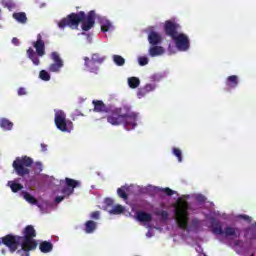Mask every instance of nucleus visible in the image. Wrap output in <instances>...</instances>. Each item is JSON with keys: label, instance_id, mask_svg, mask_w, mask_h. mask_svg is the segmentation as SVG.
<instances>
[{"label": "nucleus", "instance_id": "1", "mask_svg": "<svg viewBox=\"0 0 256 256\" xmlns=\"http://www.w3.org/2000/svg\"><path fill=\"white\" fill-rule=\"evenodd\" d=\"M37 231L33 225H27L22 230V236L8 234L0 238V245L8 247L10 253H17L19 256H30L39 243L35 240Z\"/></svg>", "mask_w": 256, "mask_h": 256}, {"label": "nucleus", "instance_id": "2", "mask_svg": "<svg viewBox=\"0 0 256 256\" xmlns=\"http://www.w3.org/2000/svg\"><path fill=\"white\" fill-rule=\"evenodd\" d=\"M95 18L94 10H91L88 14H85L83 11L71 13L58 22V27L59 29H65V27L79 29V23H81L82 31H90V29L95 27Z\"/></svg>", "mask_w": 256, "mask_h": 256}, {"label": "nucleus", "instance_id": "3", "mask_svg": "<svg viewBox=\"0 0 256 256\" xmlns=\"http://www.w3.org/2000/svg\"><path fill=\"white\" fill-rule=\"evenodd\" d=\"M107 121L110 125H114L115 127L123 125L126 131H132V129L137 127V114L131 112V109L125 106L123 108L112 106L111 111L107 115Z\"/></svg>", "mask_w": 256, "mask_h": 256}, {"label": "nucleus", "instance_id": "4", "mask_svg": "<svg viewBox=\"0 0 256 256\" xmlns=\"http://www.w3.org/2000/svg\"><path fill=\"white\" fill-rule=\"evenodd\" d=\"M174 215L179 229L187 231L189 229V202L183 200L178 201Z\"/></svg>", "mask_w": 256, "mask_h": 256}, {"label": "nucleus", "instance_id": "5", "mask_svg": "<svg viewBox=\"0 0 256 256\" xmlns=\"http://www.w3.org/2000/svg\"><path fill=\"white\" fill-rule=\"evenodd\" d=\"M31 165H33V159L29 156H22L14 160L12 167L19 177H25V175L31 173V170L28 168Z\"/></svg>", "mask_w": 256, "mask_h": 256}, {"label": "nucleus", "instance_id": "6", "mask_svg": "<svg viewBox=\"0 0 256 256\" xmlns=\"http://www.w3.org/2000/svg\"><path fill=\"white\" fill-rule=\"evenodd\" d=\"M54 123L63 133H69L73 129V122L67 120V114L63 110H58L55 113Z\"/></svg>", "mask_w": 256, "mask_h": 256}, {"label": "nucleus", "instance_id": "7", "mask_svg": "<svg viewBox=\"0 0 256 256\" xmlns=\"http://www.w3.org/2000/svg\"><path fill=\"white\" fill-rule=\"evenodd\" d=\"M176 45L178 51H189L191 43L189 41V36L184 33H179L174 39H172Z\"/></svg>", "mask_w": 256, "mask_h": 256}, {"label": "nucleus", "instance_id": "8", "mask_svg": "<svg viewBox=\"0 0 256 256\" xmlns=\"http://www.w3.org/2000/svg\"><path fill=\"white\" fill-rule=\"evenodd\" d=\"M180 25L175 23L174 21L167 20L164 23V33L167 35V37H170L171 39H174L179 35V29Z\"/></svg>", "mask_w": 256, "mask_h": 256}, {"label": "nucleus", "instance_id": "9", "mask_svg": "<svg viewBox=\"0 0 256 256\" xmlns=\"http://www.w3.org/2000/svg\"><path fill=\"white\" fill-rule=\"evenodd\" d=\"M51 59L54 61V63L50 64L48 71L50 73H59L61 69H63V60L61 59V56H59V53L57 52H52L51 53Z\"/></svg>", "mask_w": 256, "mask_h": 256}, {"label": "nucleus", "instance_id": "10", "mask_svg": "<svg viewBox=\"0 0 256 256\" xmlns=\"http://www.w3.org/2000/svg\"><path fill=\"white\" fill-rule=\"evenodd\" d=\"M65 183H66V186L62 188L61 192L67 197H70V195H73V193L75 192V188L81 185L79 181L71 178H65Z\"/></svg>", "mask_w": 256, "mask_h": 256}, {"label": "nucleus", "instance_id": "11", "mask_svg": "<svg viewBox=\"0 0 256 256\" xmlns=\"http://www.w3.org/2000/svg\"><path fill=\"white\" fill-rule=\"evenodd\" d=\"M92 105H94V113H111V108L113 105H107L103 100H93Z\"/></svg>", "mask_w": 256, "mask_h": 256}, {"label": "nucleus", "instance_id": "12", "mask_svg": "<svg viewBox=\"0 0 256 256\" xmlns=\"http://www.w3.org/2000/svg\"><path fill=\"white\" fill-rule=\"evenodd\" d=\"M33 47L36 49L38 57H43L45 55V41H43L41 34L37 35V40L36 42H33Z\"/></svg>", "mask_w": 256, "mask_h": 256}, {"label": "nucleus", "instance_id": "13", "mask_svg": "<svg viewBox=\"0 0 256 256\" xmlns=\"http://www.w3.org/2000/svg\"><path fill=\"white\" fill-rule=\"evenodd\" d=\"M84 65L86 67V71H89V73H94V75L99 74V66H97V62H94L93 60L89 59V57L84 58Z\"/></svg>", "mask_w": 256, "mask_h": 256}, {"label": "nucleus", "instance_id": "14", "mask_svg": "<svg viewBox=\"0 0 256 256\" xmlns=\"http://www.w3.org/2000/svg\"><path fill=\"white\" fill-rule=\"evenodd\" d=\"M156 87L157 86L155 84H146L144 87L139 88L137 92L138 99H142V97H145L147 93H151V91H155Z\"/></svg>", "mask_w": 256, "mask_h": 256}, {"label": "nucleus", "instance_id": "15", "mask_svg": "<svg viewBox=\"0 0 256 256\" xmlns=\"http://www.w3.org/2000/svg\"><path fill=\"white\" fill-rule=\"evenodd\" d=\"M148 41L150 45H161L163 42V37H161L160 34L155 31H150Z\"/></svg>", "mask_w": 256, "mask_h": 256}, {"label": "nucleus", "instance_id": "16", "mask_svg": "<svg viewBox=\"0 0 256 256\" xmlns=\"http://www.w3.org/2000/svg\"><path fill=\"white\" fill-rule=\"evenodd\" d=\"M148 53H149L150 57H159V56L163 55V53H165V48H163L162 46H159V45H152L149 48Z\"/></svg>", "mask_w": 256, "mask_h": 256}, {"label": "nucleus", "instance_id": "17", "mask_svg": "<svg viewBox=\"0 0 256 256\" xmlns=\"http://www.w3.org/2000/svg\"><path fill=\"white\" fill-rule=\"evenodd\" d=\"M136 219L140 221V223H149L153 220V216L147 212L138 211L136 212Z\"/></svg>", "mask_w": 256, "mask_h": 256}, {"label": "nucleus", "instance_id": "18", "mask_svg": "<svg viewBox=\"0 0 256 256\" xmlns=\"http://www.w3.org/2000/svg\"><path fill=\"white\" fill-rule=\"evenodd\" d=\"M224 235L226 237H241V230L239 228L228 226L224 229Z\"/></svg>", "mask_w": 256, "mask_h": 256}, {"label": "nucleus", "instance_id": "19", "mask_svg": "<svg viewBox=\"0 0 256 256\" xmlns=\"http://www.w3.org/2000/svg\"><path fill=\"white\" fill-rule=\"evenodd\" d=\"M239 85V76L237 75H231L228 76L226 79V86L229 89H235Z\"/></svg>", "mask_w": 256, "mask_h": 256}, {"label": "nucleus", "instance_id": "20", "mask_svg": "<svg viewBox=\"0 0 256 256\" xmlns=\"http://www.w3.org/2000/svg\"><path fill=\"white\" fill-rule=\"evenodd\" d=\"M12 17L22 25H25V23H27V14L25 12H15L13 13Z\"/></svg>", "mask_w": 256, "mask_h": 256}, {"label": "nucleus", "instance_id": "21", "mask_svg": "<svg viewBox=\"0 0 256 256\" xmlns=\"http://www.w3.org/2000/svg\"><path fill=\"white\" fill-rule=\"evenodd\" d=\"M97 229V223L93 220H88L86 221L85 223V233L87 234H91V233H94L95 230Z\"/></svg>", "mask_w": 256, "mask_h": 256}, {"label": "nucleus", "instance_id": "22", "mask_svg": "<svg viewBox=\"0 0 256 256\" xmlns=\"http://www.w3.org/2000/svg\"><path fill=\"white\" fill-rule=\"evenodd\" d=\"M39 249L41 253H51L53 251V243L48 242V241H43L39 245Z\"/></svg>", "mask_w": 256, "mask_h": 256}, {"label": "nucleus", "instance_id": "23", "mask_svg": "<svg viewBox=\"0 0 256 256\" xmlns=\"http://www.w3.org/2000/svg\"><path fill=\"white\" fill-rule=\"evenodd\" d=\"M0 127L4 131H11V129H13V122H11L7 118H1L0 119Z\"/></svg>", "mask_w": 256, "mask_h": 256}, {"label": "nucleus", "instance_id": "24", "mask_svg": "<svg viewBox=\"0 0 256 256\" xmlns=\"http://www.w3.org/2000/svg\"><path fill=\"white\" fill-rule=\"evenodd\" d=\"M244 237L245 239H249V241H253L256 238V231L253 227H247L244 229Z\"/></svg>", "mask_w": 256, "mask_h": 256}, {"label": "nucleus", "instance_id": "25", "mask_svg": "<svg viewBox=\"0 0 256 256\" xmlns=\"http://www.w3.org/2000/svg\"><path fill=\"white\" fill-rule=\"evenodd\" d=\"M212 233H214V235H224V230L221 222H214L212 224Z\"/></svg>", "mask_w": 256, "mask_h": 256}, {"label": "nucleus", "instance_id": "26", "mask_svg": "<svg viewBox=\"0 0 256 256\" xmlns=\"http://www.w3.org/2000/svg\"><path fill=\"white\" fill-rule=\"evenodd\" d=\"M37 55L38 54L35 53L33 48H30L27 50V56L32 60V63H34L35 65H39V63H40L39 56H37Z\"/></svg>", "mask_w": 256, "mask_h": 256}, {"label": "nucleus", "instance_id": "27", "mask_svg": "<svg viewBox=\"0 0 256 256\" xmlns=\"http://www.w3.org/2000/svg\"><path fill=\"white\" fill-rule=\"evenodd\" d=\"M106 59V56H103L100 53H94L92 54L90 60L94 61V63H98V65H101Z\"/></svg>", "mask_w": 256, "mask_h": 256}, {"label": "nucleus", "instance_id": "28", "mask_svg": "<svg viewBox=\"0 0 256 256\" xmlns=\"http://www.w3.org/2000/svg\"><path fill=\"white\" fill-rule=\"evenodd\" d=\"M128 85L130 89H137V87L141 85V80H139L137 77H130L128 78Z\"/></svg>", "mask_w": 256, "mask_h": 256}, {"label": "nucleus", "instance_id": "29", "mask_svg": "<svg viewBox=\"0 0 256 256\" xmlns=\"http://www.w3.org/2000/svg\"><path fill=\"white\" fill-rule=\"evenodd\" d=\"M22 195H23L25 201H27L31 205H37V198L30 195L29 192H22Z\"/></svg>", "mask_w": 256, "mask_h": 256}, {"label": "nucleus", "instance_id": "30", "mask_svg": "<svg viewBox=\"0 0 256 256\" xmlns=\"http://www.w3.org/2000/svg\"><path fill=\"white\" fill-rule=\"evenodd\" d=\"M113 61L116 65H118V67H123V65H125V58H123V56L114 55Z\"/></svg>", "mask_w": 256, "mask_h": 256}, {"label": "nucleus", "instance_id": "31", "mask_svg": "<svg viewBox=\"0 0 256 256\" xmlns=\"http://www.w3.org/2000/svg\"><path fill=\"white\" fill-rule=\"evenodd\" d=\"M112 27H113V25L111 24V22L109 20H105L102 22L101 32L107 33V31H109V29H111Z\"/></svg>", "mask_w": 256, "mask_h": 256}, {"label": "nucleus", "instance_id": "32", "mask_svg": "<svg viewBox=\"0 0 256 256\" xmlns=\"http://www.w3.org/2000/svg\"><path fill=\"white\" fill-rule=\"evenodd\" d=\"M10 184V189L13 193H17L23 189V186L17 182H9Z\"/></svg>", "mask_w": 256, "mask_h": 256}, {"label": "nucleus", "instance_id": "33", "mask_svg": "<svg viewBox=\"0 0 256 256\" xmlns=\"http://www.w3.org/2000/svg\"><path fill=\"white\" fill-rule=\"evenodd\" d=\"M123 211H125V208L122 205H116L112 208V210L110 211V213L112 215H121V213H123Z\"/></svg>", "mask_w": 256, "mask_h": 256}, {"label": "nucleus", "instance_id": "34", "mask_svg": "<svg viewBox=\"0 0 256 256\" xmlns=\"http://www.w3.org/2000/svg\"><path fill=\"white\" fill-rule=\"evenodd\" d=\"M117 193H118V196H119L121 199H124V200L129 199V196L127 195L125 186H122L121 188H118V189H117Z\"/></svg>", "mask_w": 256, "mask_h": 256}, {"label": "nucleus", "instance_id": "35", "mask_svg": "<svg viewBox=\"0 0 256 256\" xmlns=\"http://www.w3.org/2000/svg\"><path fill=\"white\" fill-rule=\"evenodd\" d=\"M190 227H191V229H194L195 231H197V229L201 228V220L198 218L192 219Z\"/></svg>", "mask_w": 256, "mask_h": 256}, {"label": "nucleus", "instance_id": "36", "mask_svg": "<svg viewBox=\"0 0 256 256\" xmlns=\"http://www.w3.org/2000/svg\"><path fill=\"white\" fill-rule=\"evenodd\" d=\"M39 77L42 79V81H51V75L46 70H41Z\"/></svg>", "mask_w": 256, "mask_h": 256}, {"label": "nucleus", "instance_id": "37", "mask_svg": "<svg viewBox=\"0 0 256 256\" xmlns=\"http://www.w3.org/2000/svg\"><path fill=\"white\" fill-rule=\"evenodd\" d=\"M155 215H157V217H161L164 221H167L169 219V212H167L166 210L157 211L155 212Z\"/></svg>", "mask_w": 256, "mask_h": 256}, {"label": "nucleus", "instance_id": "38", "mask_svg": "<svg viewBox=\"0 0 256 256\" xmlns=\"http://www.w3.org/2000/svg\"><path fill=\"white\" fill-rule=\"evenodd\" d=\"M173 155H175V157H177L179 163H181V161H183V154L181 152V149L173 148Z\"/></svg>", "mask_w": 256, "mask_h": 256}, {"label": "nucleus", "instance_id": "39", "mask_svg": "<svg viewBox=\"0 0 256 256\" xmlns=\"http://www.w3.org/2000/svg\"><path fill=\"white\" fill-rule=\"evenodd\" d=\"M160 191L162 193H165L168 197H172V195H175V191L171 190V188H169V187L161 188Z\"/></svg>", "mask_w": 256, "mask_h": 256}, {"label": "nucleus", "instance_id": "40", "mask_svg": "<svg viewBox=\"0 0 256 256\" xmlns=\"http://www.w3.org/2000/svg\"><path fill=\"white\" fill-rule=\"evenodd\" d=\"M138 63L141 65V67H145V65L149 64V58L142 56L138 59Z\"/></svg>", "mask_w": 256, "mask_h": 256}, {"label": "nucleus", "instance_id": "41", "mask_svg": "<svg viewBox=\"0 0 256 256\" xmlns=\"http://www.w3.org/2000/svg\"><path fill=\"white\" fill-rule=\"evenodd\" d=\"M34 171L41 173V171H43V164H41V162H36L34 164Z\"/></svg>", "mask_w": 256, "mask_h": 256}, {"label": "nucleus", "instance_id": "42", "mask_svg": "<svg viewBox=\"0 0 256 256\" xmlns=\"http://www.w3.org/2000/svg\"><path fill=\"white\" fill-rule=\"evenodd\" d=\"M99 217H100L99 211H94V212L91 213V219H96V220H98Z\"/></svg>", "mask_w": 256, "mask_h": 256}, {"label": "nucleus", "instance_id": "43", "mask_svg": "<svg viewBox=\"0 0 256 256\" xmlns=\"http://www.w3.org/2000/svg\"><path fill=\"white\" fill-rule=\"evenodd\" d=\"M18 95L19 96L27 95V90H25V88H23V87L19 88Z\"/></svg>", "mask_w": 256, "mask_h": 256}, {"label": "nucleus", "instance_id": "44", "mask_svg": "<svg viewBox=\"0 0 256 256\" xmlns=\"http://www.w3.org/2000/svg\"><path fill=\"white\" fill-rule=\"evenodd\" d=\"M65 197H67V195L64 194V196H57L55 198V203H61V201H63L65 199Z\"/></svg>", "mask_w": 256, "mask_h": 256}, {"label": "nucleus", "instance_id": "45", "mask_svg": "<svg viewBox=\"0 0 256 256\" xmlns=\"http://www.w3.org/2000/svg\"><path fill=\"white\" fill-rule=\"evenodd\" d=\"M240 219H244V221H251V217L247 215H240Z\"/></svg>", "mask_w": 256, "mask_h": 256}, {"label": "nucleus", "instance_id": "46", "mask_svg": "<svg viewBox=\"0 0 256 256\" xmlns=\"http://www.w3.org/2000/svg\"><path fill=\"white\" fill-rule=\"evenodd\" d=\"M13 45H19V39L17 37L12 38Z\"/></svg>", "mask_w": 256, "mask_h": 256}, {"label": "nucleus", "instance_id": "47", "mask_svg": "<svg viewBox=\"0 0 256 256\" xmlns=\"http://www.w3.org/2000/svg\"><path fill=\"white\" fill-rule=\"evenodd\" d=\"M106 205H113V200L111 198L106 199Z\"/></svg>", "mask_w": 256, "mask_h": 256}, {"label": "nucleus", "instance_id": "48", "mask_svg": "<svg viewBox=\"0 0 256 256\" xmlns=\"http://www.w3.org/2000/svg\"><path fill=\"white\" fill-rule=\"evenodd\" d=\"M41 149L43 152L47 151V145L46 144H41Z\"/></svg>", "mask_w": 256, "mask_h": 256}, {"label": "nucleus", "instance_id": "49", "mask_svg": "<svg viewBox=\"0 0 256 256\" xmlns=\"http://www.w3.org/2000/svg\"><path fill=\"white\" fill-rule=\"evenodd\" d=\"M1 253H2V255H7V250L6 249H2Z\"/></svg>", "mask_w": 256, "mask_h": 256}, {"label": "nucleus", "instance_id": "50", "mask_svg": "<svg viewBox=\"0 0 256 256\" xmlns=\"http://www.w3.org/2000/svg\"><path fill=\"white\" fill-rule=\"evenodd\" d=\"M201 201H204L203 197H202Z\"/></svg>", "mask_w": 256, "mask_h": 256}, {"label": "nucleus", "instance_id": "51", "mask_svg": "<svg viewBox=\"0 0 256 256\" xmlns=\"http://www.w3.org/2000/svg\"><path fill=\"white\" fill-rule=\"evenodd\" d=\"M0 13H1V9H0Z\"/></svg>", "mask_w": 256, "mask_h": 256}]
</instances>
